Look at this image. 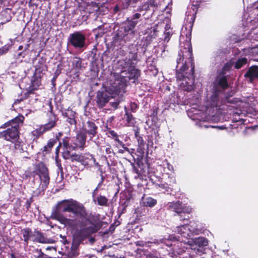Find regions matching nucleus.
Returning <instances> with one entry per match:
<instances>
[{
    "mask_svg": "<svg viewBox=\"0 0 258 258\" xmlns=\"http://www.w3.org/2000/svg\"><path fill=\"white\" fill-rule=\"evenodd\" d=\"M145 145H139L138 146V148L137 149L138 152L141 154H144L145 151Z\"/></svg>",
    "mask_w": 258,
    "mask_h": 258,
    "instance_id": "obj_39",
    "label": "nucleus"
},
{
    "mask_svg": "<svg viewBox=\"0 0 258 258\" xmlns=\"http://www.w3.org/2000/svg\"><path fill=\"white\" fill-rule=\"evenodd\" d=\"M75 118L76 117H70V118H68L67 119V121L68 122H69L70 124L73 125V124H76V119H75Z\"/></svg>",
    "mask_w": 258,
    "mask_h": 258,
    "instance_id": "obj_41",
    "label": "nucleus"
},
{
    "mask_svg": "<svg viewBox=\"0 0 258 258\" xmlns=\"http://www.w3.org/2000/svg\"><path fill=\"white\" fill-rule=\"evenodd\" d=\"M24 117L22 115H19L12 119L10 123L11 127L1 133L2 137L8 141L14 142L19 138V126L22 124Z\"/></svg>",
    "mask_w": 258,
    "mask_h": 258,
    "instance_id": "obj_11",
    "label": "nucleus"
},
{
    "mask_svg": "<svg viewBox=\"0 0 258 258\" xmlns=\"http://www.w3.org/2000/svg\"><path fill=\"white\" fill-rule=\"evenodd\" d=\"M57 208L59 211L69 213V218H59L61 223L80 228L74 236V240L78 243H81L85 238L97 231L96 225L89 219L82 204L73 200H63L58 203Z\"/></svg>",
    "mask_w": 258,
    "mask_h": 258,
    "instance_id": "obj_2",
    "label": "nucleus"
},
{
    "mask_svg": "<svg viewBox=\"0 0 258 258\" xmlns=\"http://www.w3.org/2000/svg\"><path fill=\"white\" fill-rule=\"evenodd\" d=\"M26 54L25 53V51L23 50V51L19 52L18 53L17 55V58H19L21 56H22L23 58L25 57Z\"/></svg>",
    "mask_w": 258,
    "mask_h": 258,
    "instance_id": "obj_44",
    "label": "nucleus"
},
{
    "mask_svg": "<svg viewBox=\"0 0 258 258\" xmlns=\"http://www.w3.org/2000/svg\"><path fill=\"white\" fill-rule=\"evenodd\" d=\"M172 238H174L173 235L169 236L168 239L164 238L160 239H154L152 241L147 242L138 241L136 242V244L139 246L150 247L152 244H155L156 245L162 244V247L163 248H164L163 246H165L170 249L171 246L173 245L172 242H171Z\"/></svg>",
    "mask_w": 258,
    "mask_h": 258,
    "instance_id": "obj_17",
    "label": "nucleus"
},
{
    "mask_svg": "<svg viewBox=\"0 0 258 258\" xmlns=\"http://www.w3.org/2000/svg\"><path fill=\"white\" fill-rule=\"evenodd\" d=\"M125 114L124 119L125 121V125L128 126H134L135 123V118L133 115L127 110L126 107H124Z\"/></svg>",
    "mask_w": 258,
    "mask_h": 258,
    "instance_id": "obj_27",
    "label": "nucleus"
},
{
    "mask_svg": "<svg viewBox=\"0 0 258 258\" xmlns=\"http://www.w3.org/2000/svg\"><path fill=\"white\" fill-rule=\"evenodd\" d=\"M137 107V105L136 103H131V109L134 111L135 110Z\"/></svg>",
    "mask_w": 258,
    "mask_h": 258,
    "instance_id": "obj_47",
    "label": "nucleus"
},
{
    "mask_svg": "<svg viewBox=\"0 0 258 258\" xmlns=\"http://www.w3.org/2000/svg\"><path fill=\"white\" fill-rule=\"evenodd\" d=\"M244 76L248 78L251 83L254 80L258 79V67L252 66L250 67Z\"/></svg>",
    "mask_w": 258,
    "mask_h": 258,
    "instance_id": "obj_23",
    "label": "nucleus"
},
{
    "mask_svg": "<svg viewBox=\"0 0 258 258\" xmlns=\"http://www.w3.org/2000/svg\"><path fill=\"white\" fill-rule=\"evenodd\" d=\"M57 78V76H55L53 77V78L51 80V83L53 86H55V82L56 81Z\"/></svg>",
    "mask_w": 258,
    "mask_h": 258,
    "instance_id": "obj_48",
    "label": "nucleus"
},
{
    "mask_svg": "<svg viewBox=\"0 0 258 258\" xmlns=\"http://www.w3.org/2000/svg\"><path fill=\"white\" fill-rule=\"evenodd\" d=\"M173 237L174 238H172L171 241L173 245L170 249H167L168 255L172 258H177L178 255L188 249L192 250L196 254L201 255L204 253L203 247L208 244V239L204 237L190 238L187 240H176V238Z\"/></svg>",
    "mask_w": 258,
    "mask_h": 258,
    "instance_id": "obj_5",
    "label": "nucleus"
},
{
    "mask_svg": "<svg viewBox=\"0 0 258 258\" xmlns=\"http://www.w3.org/2000/svg\"><path fill=\"white\" fill-rule=\"evenodd\" d=\"M199 4L198 2L196 4H192L187 7V10L185 14V19L186 21V23H188L190 26L189 27H192L195 18L196 16L198 11Z\"/></svg>",
    "mask_w": 258,
    "mask_h": 258,
    "instance_id": "obj_18",
    "label": "nucleus"
},
{
    "mask_svg": "<svg viewBox=\"0 0 258 258\" xmlns=\"http://www.w3.org/2000/svg\"><path fill=\"white\" fill-rule=\"evenodd\" d=\"M167 209L171 211L176 213L179 216L180 221L188 220L189 217H183V214H189L192 212L190 206L183 204L179 201L169 202L166 205Z\"/></svg>",
    "mask_w": 258,
    "mask_h": 258,
    "instance_id": "obj_12",
    "label": "nucleus"
},
{
    "mask_svg": "<svg viewBox=\"0 0 258 258\" xmlns=\"http://www.w3.org/2000/svg\"><path fill=\"white\" fill-rule=\"evenodd\" d=\"M64 115L67 118L76 117V112L72 109H68L64 113Z\"/></svg>",
    "mask_w": 258,
    "mask_h": 258,
    "instance_id": "obj_35",
    "label": "nucleus"
},
{
    "mask_svg": "<svg viewBox=\"0 0 258 258\" xmlns=\"http://www.w3.org/2000/svg\"><path fill=\"white\" fill-rule=\"evenodd\" d=\"M233 66L232 60L224 65L221 72L216 77L212 95L205 103V112L208 116V119L214 122L220 121L225 111L231 110L234 107L235 101L233 98H231L232 95L227 96L223 93L228 87L226 73Z\"/></svg>",
    "mask_w": 258,
    "mask_h": 258,
    "instance_id": "obj_1",
    "label": "nucleus"
},
{
    "mask_svg": "<svg viewBox=\"0 0 258 258\" xmlns=\"http://www.w3.org/2000/svg\"><path fill=\"white\" fill-rule=\"evenodd\" d=\"M29 46H30V44H27L25 46V48L24 49V51L25 52L27 50H28L29 49Z\"/></svg>",
    "mask_w": 258,
    "mask_h": 258,
    "instance_id": "obj_52",
    "label": "nucleus"
},
{
    "mask_svg": "<svg viewBox=\"0 0 258 258\" xmlns=\"http://www.w3.org/2000/svg\"><path fill=\"white\" fill-rule=\"evenodd\" d=\"M137 57L136 53H130L122 61L120 62L121 65L123 68H127L128 70L134 68L137 62Z\"/></svg>",
    "mask_w": 258,
    "mask_h": 258,
    "instance_id": "obj_20",
    "label": "nucleus"
},
{
    "mask_svg": "<svg viewBox=\"0 0 258 258\" xmlns=\"http://www.w3.org/2000/svg\"><path fill=\"white\" fill-rule=\"evenodd\" d=\"M33 174L38 175L39 179V185L33 191V196L43 195L50 182L48 169L44 164L39 163L35 165Z\"/></svg>",
    "mask_w": 258,
    "mask_h": 258,
    "instance_id": "obj_8",
    "label": "nucleus"
},
{
    "mask_svg": "<svg viewBox=\"0 0 258 258\" xmlns=\"http://www.w3.org/2000/svg\"><path fill=\"white\" fill-rule=\"evenodd\" d=\"M33 232H32V231L29 228H26L22 230L24 240L26 242H27L31 238L33 239Z\"/></svg>",
    "mask_w": 258,
    "mask_h": 258,
    "instance_id": "obj_30",
    "label": "nucleus"
},
{
    "mask_svg": "<svg viewBox=\"0 0 258 258\" xmlns=\"http://www.w3.org/2000/svg\"><path fill=\"white\" fill-rule=\"evenodd\" d=\"M68 43L76 50L83 51L86 46V37L81 31H76L70 34Z\"/></svg>",
    "mask_w": 258,
    "mask_h": 258,
    "instance_id": "obj_13",
    "label": "nucleus"
},
{
    "mask_svg": "<svg viewBox=\"0 0 258 258\" xmlns=\"http://www.w3.org/2000/svg\"><path fill=\"white\" fill-rule=\"evenodd\" d=\"M138 146L145 145V143L143 138L141 137H139L138 138Z\"/></svg>",
    "mask_w": 258,
    "mask_h": 258,
    "instance_id": "obj_42",
    "label": "nucleus"
},
{
    "mask_svg": "<svg viewBox=\"0 0 258 258\" xmlns=\"http://www.w3.org/2000/svg\"><path fill=\"white\" fill-rule=\"evenodd\" d=\"M57 120L58 118L56 116L51 113L49 116L48 122L43 125H41L39 127L33 130L32 132V135L34 137H35L36 138H38L46 132L49 131L53 128L56 125Z\"/></svg>",
    "mask_w": 258,
    "mask_h": 258,
    "instance_id": "obj_15",
    "label": "nucleus"
},
{
    "mask_svg": "<svg viewBox=\"0 0 258 258\" xmlns=\"http://www.w3.org/2000/svg\"><path fill=\"white\" fill-rule=\"evenodd\" d=\"M202 231L200 223L196 221H191L188 224L178 226L174 229V232L179 235L178 239L187 240L193 235L200 234Z\"/></svg>",
    "mask_w": 258,
    "mask_h": 258,
    "instance_id": "obj_10",
    "label": "nucleus"
},
{
    "mask_svg": "<svg viewBox=\"0 0 258 258\" xmlns=\"http://www.w3.org/2000/svg\"><path fill=\"white\" fill-rule=\"evenodd\" d=\"M165 48H166L165 45H163L161 48H160L162 52H165Z\"/></svg>",
    "mask_w": 258,
    "mask_h": 258,
    "instance_id": "obj_51",
    "label": "nucleus"
},
{
    "mask_svg": "<svg viewBox=\"0 0 258 258\" xmlns=\"http://www.w3.org/2000/svg\"><path fill=\"white\" fill-rule=\"evenodd\" d=\"M122 149H120V148L118 149V153L121 154H123L125 151L128 152L129 149L127 147L125 146V145H124V147H121Z\"/></svg>",
    "mask_w": 258,
    "mask_h": 258,
    "instance_id": "obj_40",
    "label": "nucleus"
},
{
    "mask_svg": "<svg viewBox=\"0 0 258 258\" xmlns=\"http://www.w3.org/2000/svg\"><path fill=\"white\" fill-rule=\"evenodd\" d=\"M252 0H243L244 4L245 2L247 3L251 2ZM258 0L254 2L250 6H248L246 11H245L243 15V20H245L246 23L249 22L254 24L258 23ZM253 37L254 40L258 41V31L256 29H252L249 33L248 38L251 39Z\"/></svg>",
    "mask_w": 258,
    "mask_h": 258,
    "instance_id": "obj_9",
    "label": "nucleus"
},
{
    "mask_svg": "<svg viewBox=\"0 0 258 258\" xmlns=\"http://www.w3.org/2000/svg\"><path fill=\"white\" fill-rule=\"evenodd\" d=\"M126 79L117 75L115 79L110 80V85L105 91H98L96 97V102L98 107L102 108L112 98L115 101H110L109 104L114 109H116L119 103L123 100V95L126 92Z\"/></svg>",
    "mask_w": 258,
    "mask_h": 258,
    "instance_id": "obj_4",
    "label": "nucleus"
},
{
    "mask_svg": "<svg viewBox=\"0 0 258 258\" xmlns=\"http://www.w3.org/2000/svg\"><path fill=\"white\" fill-rule=\"evenodd\" d=\"M157 169L161 171L162 175L166 173H174L173 166L168 162L167 160H165L162 165H159Z\"/></svg>",
    "mask_w": 258,
    "mask_h": 258,
    "instance_id": "obj_24",
    "label": "nucleus"
},
{
    "mask_svg": "<svg viewBox=\"0 0 258 258\" xmlns=\"http://www.w3.org/2000/svg\"><path fill=\"white\" fill-rule=\"evenodd\" d=\"M203 126L206 127V128H208V127H218L220 129H223L224 128V127L223 126H212V125H208L207 124H204L203 125Z\"/></svg>",
    "mask_w": 258,
    "mask_h": 258,
    "instance_id": "obj_46",
    "label": "nucleus"
},
{
    "mask_svg": "<svg viewBox=\"0 0 258 258\" xmlns=\"http://www.w3.org/2000/svg\"><path fill=\"white\" fill-rule=\"evenodd\" d=\"M100 150L102 152L105 151L106 154L108 155V157H112L115 155L111 146L109 144H106L105 146H101Z\"/></svg>",
    "mask_w": 258,
    "mask_h": 258,
    "instance_id": "obj_29",
    "label": "nucleus"
},
{
    "mask_svg": "<svg viewBox=\"0 0 258 258\" xmlns=\"http://www.w3.org/2000/svg\"><path fill=\"white\" fill-rule=\"evenodd\" d=\"M72 63L73 67L77 70H80L82 68V59L79 57H75Z\"/></svg>",
    "mask_w": 258,
    "mask_h": 258,
    "instance_id": "obj_33",
    "label": "nucleus"
},
{
    "mask_svg": "<svg viewBox=\"0 0 258 258\" xmlns=\"http://www.w3.org/2000/svg\"><path fill=\"white\" fill-rule=\"evenodd\" d=\"M56 139H50L47 144V145L43 147V152H45V153L49 152L54 144L56 143Z\"/></svg>",
    "mask_w": 258,
    "mask_h": 258,
    "instance_id": "obj_31",
    "label": "nucleus"
},
{
    "mask_svg": "<svg viewBox=\"0 0 258 258\" xmlns=\"http://www.w3.org/2000/svg\"><path fill=\"white\" fill-rule=\"evenodd\" d=\"M251 51L252 52H255L258 54V48L253 47L251 49Z\"/></svg>",
    "mask_w": 258,
    "mask_h": 258,
    "instance_id": "obj_49",
    "label": "nucleus"
},
{
    "mask_svg": "<svg viewBox=\"0 0 258 258\" xmlns=\"http://www.w3.org/2000/svg\"><path fill=\"white\" fill-rule=\"evenodd\" d=\"M104 179H105L104 176L102 175V174H101V181L99 182L97 187L94 190V191L92 193L93 195H96L97 194H98V190L99 189L102 190L104 189V188L103 187V182H104Z\"/></svg>",
    "mask_w": 258,
    "mask_h": 258,
    "instance_id": "obj_32",
    "label": "nucleus"
},
{
    "mask_svg": "<svg viewBox=\"0 0 258 258\" xmlns=\"http://www.w3.org/2000/svg\"><path fill=\"white\" fill-rule=\"evenodd\" d=\"M239 120H243V119L240 118H239L238 119L236 120V121H239Z\"/></svg>",
    "mask_w": 258,
    "mask_h": 258,
    "instance_id": "obj_57",
    "label": "nucleus"
},
{
    "mask_svg": "<svg viewBox=\"0 0 258 258\" xmlns=\"http://www.w3.org/2000/svg\"><path fill=\"white\" fill-rule=\"evenodd\" d=\"M171 33L169 31H167V30L164 32V41L165 42H168L170 38Z\"/></svg>",
    "mask_w": 258,
    "mask_h": 258,
    "instance_id": "obj_38",
    "label": "nucleus"
},
{
    "mask_svg": "<svg viewBox=\"0 0 258 258\" xmlns=\"http://www.w3.org/2000/svg\"><path fill=\"white\" fill-rule=\"evenodd\" d=\"M134 171H135V172L137 174V176H135V177L136 178H140V174H139V172H138V170L137 169H134Z\"/></svg>",
    "mask_w": 258,
    "mask_h": 258,
    "instance_id": "obj_50",
    "label": "nucleus"
},
{
    "mask_svg": "<svg viewBox=\"0 0 258 258\" xmlns=\"http://www.w3.org/2000/svg\"><path fill=\"white\" fill-rule=\"evenodd\" d=\"M107 135L109 138H111L113 140H116V139L119 137L117 133L113 130L108 131Z\"/></svg>",
    "mask_w": 258,
    "mask_h": 258,
    "instance_id": "obj_34",
    "label": "nucleus"
},
{
    "mask_svg": "<svg viewBox=\"0 0 258 258\" xmlns=\"http://www.w3.org/2000/svg\"><path fill=\"white\" fill-rule=\"evenodd\" d=\"M20 147L19 143H16L15 144V148L19 149Z\"/></svg>",
    "mask_w": 258,
    "mask_h": 258,
    "instance_id": "obj_53",
    "label": "nucleus"
},
{
    "mask_svg": "<svg viewBox=\"0 0 258 258\" xmlns=\"http://www.w3.org/2000/svg\"><path fill=\"white\" fill-rule=\"evenodd\" d=\"M15 258H16V257H15Z\"/></svg>",
    "mask_w": 258,
    "mask_h": 258,
    "instance_id": "obj_58",
    "label": "nucleus"
},
{
    "mask_svg": "<svg viewBox=\"0 0 258 258\" xmlns=\"http://www.w3.org/2000/svg\"><path fill=\"white\" fill-rule=\"evenodd\" d=\"M114 141L115 143L113 145L115 148L119 149L121 147H124L125 144L119 140V137L116 139V140H114Z\"/></svg>",
    "mask_w": 258,
    "mask_h": 258,
    "instance_id": "obj_36",
    "label": "nucleus"
},
{
    "mask_svg": "<svg viewBox=\"0 0 258 258\" xmlns=\"http://www.w3.org/2000/svg\"><path fill=\"white\" fill-rule=\"evenodd\" d=\"M60 145V143L59 144V145L56 148V153H57V152H58L59 151V146Z\"/></svg>",
    "mask_w": 258,
    "mask_h": 258,
    "instance_id": "obj_56",
    "label": "nucleus"
},
{
    "mask_svg": "<svg viewBox=\"0 0 258 258\" xmlns=\"http://www.w3.org/2000/svg\"><path fill=\"white\" fill-rule=\"evenodd\" d=\"M123 73V72H122L121 74H115L114 75V79H115L117 75H119L126 79V86H127V82L128 80H133V82H135L137 80L139 77L140 76V71L139 69H136L135 67L128 70V76L127 77L124 76L122 75Z\"/></svg>",
    "mask_w": 258,
    "mask_h": 258,
    "instance_id": "obj_21",
    "label": "nucleus"
},
{
    "mask_svg": "<svg viewBox=\"0 0 258 258\" xmlns=\"http://www.w3.org/2000/svg\"><path fill=\"white\" fill-rule=\"evenodd\" d=\"M98 127L92 121L89 120L84 125L83 128L81 130L87 134L90 137V140H92L93 138L95 137L97 134Z\"/></svg>",
    "mask_w": 258,
    "mask_h": 258,
    "instance_id": "obj_19",
    "label": "nucleus"
},
{
    "mask_svg": "<svg viewBox=\"0 0 258 258\" xmlns=\"http://www.w3.org/2000/svg\"><path fill=\"white\" fill-rule=\"evenodd\" d=\"M33 238L32 240L42 243H49L52 242L51 239L45 237L44 234L37 230H35L33 233Z\"/></svg>",
    "mask_w": 258,
    "mask_h": 258,
    "instance_id": "obj_22",
    "label": "nucleus"
},
{
    "mask_svg": "<svg viewBox=\"0 0 258 258\" xmlns=\"http://www.w3.org/2000/svg\"><path fill=\"white\" fill-rule=\"evenodd\" d=\"M15 258H16V257H15Z\"/></svg>",
    "mask_w": 258,
    "mask_h": 258,
    "instance_id": "obj_59",
    "label": "nucleus"
},
{
    "mask_svg": "<svg viewBox=\"0 0 258 258\" xmlns=\"http://www.w3.org/2000/svg\"><path fill=\"white\" fill-rule=\"evenodd\" d=\"M86 142V135L85 133L81 130L80 131L74 141L73 144L70 145L68 138L63 140V152L62 153L63 157L66 159H70L72 161H83L84 156L77 155L75 153H72V151L75 150L77 148L83 149L85 147Z\"/></svg>",
    "mask_w": 258,
    "mask_h": 258,
    "instance_id": "obj_7",
    "label": "nucleus"
},
{
    "mask_svg": "<svg viewBox=\"0 0 258 258\" xmlns=\"http://www.w3.org/2000/svg\"><path fill=\"white\" fill-rule=\"evenodd\" d=\"M151 180L153 183L167 191H168L167 188H169V186H172L176 182L174 173L163 174L161 178L156 176H151Z\"/></svg>",
    "mask_w": 258,
    "mask_h": 258,
    "instance_id": "obj_14",
    "label": "nucleus"
},
{
    "mask_svg": "<svg viewBox=\"0 0 258 258\" xmlns=\"http://www.w3.org/2000/svg\"><path fill=\"white\" fill-rule=\"evenodd\" d=\"M141 203L144 206L152 208L157 204V200L152 197L144 195L142 198Z\"/></svg>",
    "mask_w": 258,
    "mask_h": 258,
    "instance_id": "obj_26",
    "label": "nucleus"
},
{
    "mask_svg": "<svg viewBox=\"0 0 258 258\" xmlns=\"http://www.w3.org/2000/svg\"><path fill=\"white\" fill-rule=\"evenodd\" d=\"M93 200L95 204H97L101 206H107L108 204V199L104 196L98 195L97 194L96 195H93Z\"/></svg>",
    "mask_w": 258,
    "mask_h": 258,
    "instance_id": "obj_25",
    "label": "nucleus"
},
{
    "mask_svg": "<svg viewBox=\"0 0 258 258\" xmlns=\"http://www.w3.org/2000/svg\"><path fill=\"white\" fill-rule=\"evenodd\" d=\"M10 46L9 45H5L0 48V56L7 53L9 50Z\"/></svg>",
    "mask_w": 258,
    "mask_h": 258,
    "instance_id": "obj_37",
    "label": "nucleus"
},
{
    "mask_svg": "<svg viewBox=\"0 0 258 258\" xmlns=\"http://www.w3.org/2000/svg\"><path fill=\"white\" fill-rule=\"evenodd\" d=\"M23 48V46L22 45H20L18 47L19 50H22Z\"/></svg>",
    "mask_w": 258,
    "mask_h": 258,
    "instance_id": "obj_54",
    "label": "nucleus"
},
{
    "mask_svg": "<svg viewBox=\"0 0 258 258\" xmlns=\"http://www.w3.org/2000/svg\"><path fill=\"white\" fill-rule=\"evenodd\" d=\"M234 114H235V115H238V116H240V115H241V114H242V113H239V112H235L234 113Z\"/></svg>",
    "mask_w": 258,
    "mask_h": 258,
    "instance_id": "obj_55",
    "label": "nucleus"
},
{
    "mask_svg": "<svg viewBox=\"0 0 258 258\" xmlns=\"http://www.w3.org/2000/svg\"><path fill=\"white\" fill-rule=\"evenodd\" d=\"M23 101V98L21 97L20 98V99H17V100H15V102H14V104L15 105H17V104H20L21 103L22 101Z\"/></svg>",
    "mask_w": 258,
    "mask_h": 258,
    "instance_id": "obj_45",
    "label": "nucleus"
},
{
    "mask_svg": "<svg viewBox=\"0 0 258 258\" xmlns=\"http://www.w3.org/2000/svg\"><path fill=\"white\" fill-rule=\"evenodd\" d=\"M184 36L180 37V50L178 53L179 58L177 59L176 79L180 89L186 92H190L195 88L194 69L192 53V47L190 43V34H186V40L182 45V40Z\"/></svg>",
    "mask_w": 258,
    "mask_h": 258,
    "instance_id": "obj_3",
    "label": "nucleus"
},
{
    "mask_svg": "<svg viewBox=\"0 0 258 258\" xmlns=\"http://www.w3.org/2000/svg\"><path fill=\"white\" fill-rule=\"evenodd\" d=\"M140 17V14L136 13L133 15L131 20L127 18L124 25L115 31L112 41V45L114 47L121 48L134 38V28L138 23V21L135 20Z\"/></svg>",
    "mask_w": 258,
    "mask_h": 258,
    "instance_id": "obj_6",
    "label": "nucleus"
},
{
    "mask_svg": "<svg viewBox=\"0 0 258 258\" xmlns=\"http://www.w3.org/2000/svg\"><path fill=\"white\" fill-rule=\"evenodd\" d=\"M234 68L239 69L247 63V59L245 57L239 58L236 60L232 59Z\"/></svg>",
    "mask_w": 258,
    "mask_h": 258,
    "instance_id": "obj_28",
    "label": "nucleus"
},
{
    "mask_svg": "<svg viewBox=\"0 0 258 258\" xmlns=\"http://www.w3.org/2000/svg\"><path fill=\"white\" fill-rule=\"evenodd\" d=\"M35 71L34 74V78L35 79L32 81V85L38 87L40 84V78L45 72L47 70V67L44 60L42 58H38L35 62Z\"/></svg>",
    "mask_w": 258,
    "mask_h": 258,
    "instance_id": "obj_16",
    "label": "nucleus"
},
{
    "mask_svg": "<svg viewBox=\"0 0 258 258\" xmlns=\"http://www.w3.org/2000/svg\"><path fill=\"white\" fill-rule=\"evenodd\" d=\"M56 164L58 167V169L59 171H58V172L60 171H62V167H61L60 163L59 162V161L57 159H56L55 160Z\"/></svg>",
    "mask_w": 258,
    "mask_h": 258,
    "instance_id": "obj_43",
    "label": "nucleus"
}]
</instances>
